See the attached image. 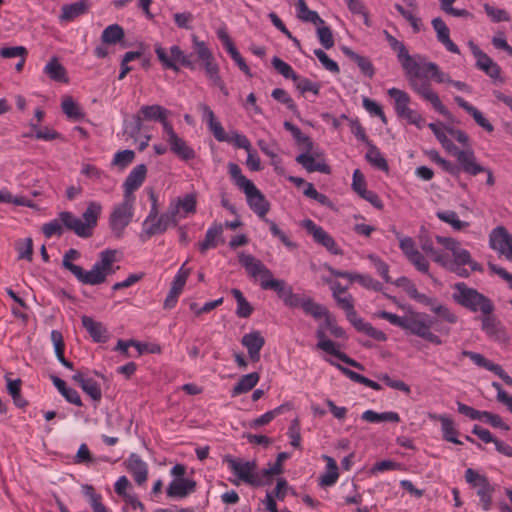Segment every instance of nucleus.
I'll use <instances>...</instances> for the list:
<instances>
[{
    "label": "nucleus",
    "instance_id": "a211bd4d",
    "mask_svg": "<svg viewBox=\"0 0 512 512\" xmlns=\"http://www.w3.org/2000/svg\"><path fill=\"white\" fill-rule=\"evenodd\" d=\"M477 319L480 320L481 330L488 338L496 341L506 340L505 327L493 312L481 314Z\"/></svg>",
    "mask_w": 512,
    "mask_h": 512
},
{
    "label": "nucleus",
    "instance_id": "20e7f679",
    "mask_svg": "<svg viewBox=\"0 0 512 512\" xmlns=\"http://www.w3.org/2000/svg\"><path fill=\"white\" fill-rule=\"evenodd\" d=\"M228 173L233 183L244 192L249 208L264 222L267 213L270 210V203L264 194L255 186V184L247 179L236 163H228Z\"/></svg>",
    "mask_w": 512,
    "mask_h": 512
},
{
    "label": "nucleus",
    "instance_id": "72a5a7b5",
    "mask_svg": "<svg viewBox=\"0 0 512 512\" xmlns=\"http://www.w3.org/2000/svg\"><path fill=\"white\" fill-rule=\"evenodd\" d=\"M431 419L438 420L441 423V431L443 438L451 443L460 445L461 441L457 438V430L455 429V424L452 418L445 414L440 415H431Z\"/></svg>",
    "mask_w": 512,
    "mask_h": 512
},
{
    "label": "nucleus",
    "instance_id": "5701e85b",
    "mask_svg": "<svg viewBox=\"0 0 512 512\" xmlns=\"http://www.w3.org/2000/svg\"><path fill=\"white\" fill-rule=\"evenodd\" d=\"M241 344L247 349L253 362L260 360V352L265 345V339L259 331L254 330L245 334L241 339Z\"/></svg>",
    "mask_w": 512,
    "mask_h": 512
},
{
    "label": "nucleus",
    "instance_id": "f8f14e48",
    "mask_svg": "<svg viewBox=\"0 0 512 512\" xmlns=\"http://www.w3.org/2000/svg\"><path fill=\"white\" fill-rule=\"evenodd\" d=\"M465 480L473 488L477 490L480 498V505L484 511H488L492 507V494L494 492L493 485L490 484L485 475L479 474L472 468L465 471Z\"/></svg>",
    "mask_w": 512,
    "mask_h": 512
},
{
    "label": "nucleus",
    "instance_id": "680f3d73",
    "mask_svg": "<svg viewBox=\"0 0 512 512\" xmlns=\"http://www.w3.org/2000/svg\"><path fill=\"white\" fill-rule=\"evenodd\" d=\"M368 259L370 260L373 267L376 269L377 273L383 278V280L386 283H390L391 277L389 276L388 264L375 254L368 255Z\"/></svg>",
    "mask_w": 512,
    "mask_h": 512
},
{
    "label": "nucleus",
    "instance_id": "aec40b11",
    "mask_svg": "<svg viewBox=\"0 0 512 512\" xmlns=\"http://www.w3.org/2000/svg\"><path fill=\"white\" fill-rule=\"evenodd\" d=\"M296 162L300 164L307 172H320L323 174H330L331 168L324 161L319 158V154L316 151L304 150L303 153L296 157Z\"/></svg>",
    "mask_w": 512,
    "mask_h": 512
},
{
    "label": "nucleus",
    "instance_id": "b1692460",
    "mask_svg": "<svg viewBox=\"0 0 512 512\" xmlns=\"http://www.w3.org/2000/svg\"><path fill=\"white\" fill-rule=\"evenodd\" d=\"M196 482L188 478H178L172 480L166 490L167 496L170 498H185L194 492Z\"/></svg>",
    "mask_w": 512,
    "mask_h": 512
},
{
    "label": "nucleus",
    "instance_id": "e2e57ef3",
    "mask_svg": "<svg viewBox=\"0 0 512 512\" xmlns=\"http://www.w3.org/2000/svg\"><path fill=\"white\" fill-rule=\"evenodd\" d=\"M265 223L268 224L269 230L273 237L278 238L279 241L283 243L287 248L296 247V245L290 240L288 235L284 231H282L274 221L270 219H265Z\"/></svg>",
    "mask_w": 512,
    "mask_h": 512
},
{
    "label": "nucleus",
    "instance_id": "a18cd8bd",
    "mask_svg": "<svg viewBox=\"0 0 512 512\" xmlns=\"http://www.w3.org/2000/svg\"><path fill=\"white\" fill-rule=\"evenodd\" d=\"M297 16L300 20L310 22L316 26L325 24L324 20L316 11L308 8L305 0H297Z\"/></svg>",
    "mask_w": 512,
    "mask_h": 512
},
{
    "label": "nucleus",
    "instance_id": "423d86ee",
    "mask_svg": "<svg viewBox=\"0 0 512 512\" xmlns=\"http://www.w3.org/2000/svg\"><path fill=\"white\" fill-rule=\"evenodd\" d=\"M223 462L227 464L228 469L237 477L238 480L253 486L259 487L264 484L262 472H258V466L255 460H245L226 455Z\"/></svg>",
    "mask_w": 512,
    "mask_h": 512
},
{
    "label": "nucleus",
    "instance_id": "864d4df0",
    "mask_svg": "<svg viewBox=\"0 0 512 512\" xmlns=\"http://www.w3.org/2000/svg\"><path fill=\"white\" fill-rule=\"evenodd\" d=\"M134 158L135 152L133 150L125 149L118 151L115 153L111 161V166L116 167L122 171L133 162Z\"/></svg>",
    "mask_w": 512,
    "mask_h": 512
},
{
    "label": "nucleus",
    "instance_id": "8fccbe9b",
    "mask_svg": "<svg viewBox=\"0 0 512 512\" xmlns=\"http://www.w3.org/2000/svg\"><path fill=\"white\" fill-rule=\"evenodd\" d=\"M436 216L439 220L451 225L452 228L457 231L469 226L468 222L460 220L458 214L452 210L437 211Z\"/></svg>",
    "mask_w": 512,
    "mask_h": 512
},
{
    "label": "nucleus",
    "instance_id": "6e6552de",
    "mask_svg": "<svg viewBox=\"0 0 512 512\" xmlns=\"http://www.w3.org/2000/svg\"><path fill=\"white\" fill-rule=\"evenodd\" d=\"M155 54L164 69H170L174 72H179L180 65L191 70H194L195 65L178 45H173L169 50L164 48L161 44L154 45Z\"/></svg>",
    "mask_w": 512,
    "mask_h": 512
},
{
    "label": "nucleus",
    "instance_id": "37998d69",
    "mask_svg": "<svg viewBox=\"0 0 512 512\" xmlns=\"http://www.w3.org/2000/svg\"><path fill=\"white\" fill-rule=\"evenodd\" d=\"M351 324L357 329V331L362 332L377 341L384 342L387 340V335L383 331L375 328L372 324L364 321L361 317H357Z\"/></svg>",
    "mask_w": 512,
    "mask_h": 512
},
{
    "label": "nucleus",
    "instance_id": "cd10ccee",
    "mask_svg": "<svg viewBox=\"0 0 512 512\" xmlns=\"http://www.w3.org/2000/svg\"><path fill=\"white\" fill-rule=\"evenodd\" d=\"M432 26L436 31L437 40L442 43L449 52L459 54L460 50L450 39V30L445 22L441 18L437 17L432 20Z\"/></svg>",
    "mask_w": 512,
    "mask_h": 512
},
{
    "label": "nucleus",
    "instance_id": "c85d7f7f",
    "mask_svg": "<svg viewBox=\"0 0 512 512\" xmlns=\"http://www.w3.org/2000/svg\"><path fill=\"white\" fill-rule=\"evenodd\" d=\"M196 198L192 194H187L183 198H178L170 203V210L175 212L176 218H184L189 213L196 210Z\"/></svg>",
    "mask_w": 512,
    "mask_h": 512
},
{
    "label": "nucleus",
    "instance_id": "c03bdc74",
    "mask_svg": "<svg viewBox=\"0 0 512 512\" xmlns=\"http://www.w3.org/2000/svg\"><path fill=\"white\" fill-rule=\"evenodd\" d=\"M284 128L289 131L296 143L303 149L307 151H312L314 144L312 140L305 134L302 133L300 128H298L296 125L292 124L289 121H285L283 124Z\"/></svg>",
    "mask_w": 512,
    "mask_h": 512
},
{
    "label": "nucleus",
    "instance_id": "de8ad7c7",
    "mask_svg": "<svg viewBox=\"0 0 512 512\" xmlns=\"http://www.w3.org/2000/svg\"><path fill=\"white\" fill-rule=\"evenodd\" d=\"M339 308L344 310L346 317L350 323L354 322L358 316L354 308V298L351 294H345L334 298Z\"/></svg>",
    "mask_w": 512,
    "mask_h": 512
},
{
    "label": "nucleus",
    "instance_id": "1a4fd4ad",
    "mask_svg": "<svg viewBox=\"0 0 512 512\" xmlns=\"http://www.w3.org/2000/svg\"><path fill=\"white\" fill-rule=\"evenodd\" d=\"M436 263L461 277L470 275V271L464 268L465 265H468L471 271H482V266L472 259L470 252L466 249L457 253L453 259H450L447 254L438 255Z\"/></svg>",
    "mask_w": 512,
    "mask_h": 512
},
{
    "label": "nucleus",
    "instance_id": "7c9ffc66",
    "mask_svg": "<svg viewBox=\"0 0 512 512\" xmlns=\"http://www.w3.org/2000/svg\"><path fill=\"white\" fill-rule=\"evenodd\" d=\"M454 100L461 108H463L468 114L472 116L477 125H479L488 133H492L494 131V126L484 117L482 112H480L476 107L468 103L460 96H455Z\"/></svg>",
    "mask_w": 512,
    "mask_h": 512
},
{
    "label": "nucleus",
    "instance_id": "a878e982",
    "mask_svg": "<svg viewBox=\"0 0 512 512\" xmlns=\"http://www.w3.org/2000/svg\"><path fill=\"white\" fill-rule=\"evenodd\" d=\"M59 219L68 230L73 231L77 236L81 238H89L92 236L91 232L83 223V220L71 212L63 211L59 213Z\"/></svg>",
    "mask_w": 512,
    "mask_h": 512
},
{
    "label": "nucleus",
    "instance_id": "412c9836",
    "mask_svg": "<svg viewBox=\"0 0 512 512\" xmlns=\"http://www.w3.org/2000/svg\"><path fill=\"white\" fill-rule=\"evenodd\" d=\"M198 109L202 112L203 120L207 123L215 139L219 142H229L230 138L227 136L221 123L216 119L213 110L204 103H200Z\"/></svg>",
    "mask_w": 512,
    "mask_h": 512
},
{
    "label": "nucleus",
    "instance_id": "393cba45",
    "mask_svg": "<svg viewBox=\"0 0 512 512\" xmlns=\"http://www.w3.org/2000/svg\"><path fill=\"white\" fill-rule=\"evenodd\" d=\"M147 174V168L144 164H139L134 167L125 179L123 184L124 196H134L133 192L136 191L144 182Z\"/></svg>",
    "mask_w": 512,
    "mask_h": 512
},
{
    "label": "nucleus",
    "instance_id": "69168bd1",
    "mask_svg": "<svg viewBox=\"0 0 512 512\" xmlns=\"http://www.w3.org/2000/svg\"><path fill=\"white\" fill-rule=\"evenodd\" d=\"M431 311L450 324H455L458 321V317L455 313H453L447 306L437 303V301L433 304Z\"/></svg>",
    "mask_w": 512,
    "mask_h": 512
},
{
    "label": "nucleus",
    "instance_id": "4d7b16f0",
    "mask_svg": "<svg viewBox=\"0 0 512 512\" xmlns=\"http://www.w3.org/2000/svg\"><path fill=\"white\" fill-rule=\"evenodd\" d=\"M7 390L9 394L11 395L14 403L16 406L22 408L27 405V402L22 398L21 396V380H11L8 379L7 381Z\"/></svg>",
    "mask_w": 512,
    "mask_h": 512
},
{
    "label": "nucleus",
    "instance_id": "473e14b6",
    "mask_svg": "<svg viewBox=\"0 0 512 512\" xmlns=\"http://www.w3.org/2000/svg\"><path fill=\"white\" fill-rule=\"evenodd\" d=\"M82 325L95 342H106L108 339L107 329L101 322L95 321L89 316H82Z\"/></svg>",
    "mask_w": 512,
    "mask_h": 512
},
{
    "label": "nucleus",
    "instance_id": "09e8293b",
    "mask_svg": "<svg viewBox=\"0 0 512 512\" xmlns=\"http://www.w3.org/2000/svg\"><path fill=\"white\" fill-rule=\"evenodd\" d=\"M368 151L366 153V160L374 167H376L379 170L387 171L388 170V163L386 159L383 157L380 150L374 145L369 144Z\"/></svg>",
    "mask_w": 512,
    "mask_h": 512
},
{
    "label": "nucleus",
    "instance_id": "774afa93",
    "mask_svg": "<svg viewBox=\"0 0 512 512\" xmlns=\"http://www.w3.org/2000/svg\"><path fill=\"white\" fill-rule=\"evenodd\" d=\"M407 260L414 265L419 272L429 274V262L419 250L407 257Z\"/></svg>",
    "mask_w": 512,
    "mask_h": 512
},
{
    "label": "nucleus",
    "instance_id": "bf43d9fd",
    "mask_svg": "<svg viewBox=\"0 0 512 512\" xmlns=\"http://www.w3.org/2000/svg\"><path fill=\"white\" fill-rule=\"evenodd\" d=\"M346 4L351 13L362 16L364 24L367 27L371 26L367 8L362 0H346Z\"/></svg>",
    "mask_w": 512,
    "mask_h": 512
},
{
    "label": "nucleus",
    "instance_id": "4c0bfd02",
    "mask_svg": "<svg viewBox=\"0 0 512 512\" xmlns=\"http://www.w3.org/2000/svg\"><path fill=\"white\" fill-rule=\"evenodd\" d=\"M102 211V206L99 202L91 201L88 203L87 208L82 214V220L87 229L93 234V230L97 225L99 216Z\"/></svg>",
    "mask_w": 512,
    "mask_h": 512
},
{
    "label": "nucleus",
    "instance_id": "4be33fe9",
    "mask_svg": "<svg viewBox=\"0 0 512 512\" xmlns=\"http://www.w3.org/2000/svg\"><path fill=\"white\" fill-rule=\"evenodd\" d=\"M125 465L138 485H143L146 482L148 477V465L138 454H130L125 461Z\"/></svg>",
    "mask_w": 512,
    "mask_h": 512
},
{
    "label": "nucleus",
    "instance_id": "9d476101",
    "mask_svg": "<svg viewBox=\"0 0 512 512\" xmlns=\"http://www.w3.org/2000/svg\"><path fill=\"white\" fill-rule=\"evenodd\" d=\"M192 43L194 51L197 55L198 60L201 62L204 69L205 75L210 82V85L214 84L222 77L220 75V68L216 62L212 51L208 48L204 41L199 40L195 35L192 36Z\"/></svg>",
    "mask_w": 512,
    "mask_h": 512
},
{
    "label": "nucleus",
    "instance_id": "052dcab7",
    "mask_svg": "<svg viewBox=\"0 0 512 512\" xmlns=\"http://www.w3.org/2000/svg\"><path fill=\"white\" fill-rule=\"evenodd\" d=\"M424 72L431 73L432 78L437 83H449L451 81L450 76L441 71L439 66L434 62L423 63Z\"/></svg>",
    "mask_w": 512,
    "mask_h": 512
},
{
    "label": "nucleus",
    "instance_id": "58836bf2",
    "mask_svg": "<svg viewBox=\"0 0 512 512\" xmlns=\"http://www.w3.org/2000/svg\"><path fill=\"white\" fill-rule=\"evenodd\" d=\"M323 459L327 465L326 472L320 477V485L322 487H331L339 478L338 466L336 461L330 456L323 455Z\"/></svg>",
    "mask_w": 512,
    "mask_h": 512
},
{
    "label": "nucleus",
    "instance_id": "3c124183",
    "mask_svg": "<svg viewBox=\"0 0 512 512\" xmlns=\"http://www.w3.org/2000/svg\"><path fill=\"white\" fill-rule=\"evenodd\" d=\"M124 37V30L118 24H111L107 26L101 35V40L105 44H116Z\"/></svg>",
    "mask_w": 512,
    "mask_h": 512
},
{
    "label": "nucleus",
    "instance_id": "0eeeda50",
    "mask_svg": "<svg viewBox=\"0 0 512 512\" xmlns=\"http://www.w3.org/2000/svg\"><path fill=\"white\" fill-rule=\"evenodd\" d=\"M135 196H123L121 203L117 204L109 217V226L116 238L123 236L125 228L134 216Z\"/></svg>",
    "mask_w": 512,
    "mask_h": 512
},
{
    "label": "nucleus",
    "instance_id": "dca6fc26",
    "mask_svg": "<svg viewBox=\"0 0 512 512\" xmlns=\"http://www.w3.org/2000/svg\"><path fill=\"white\" fill-rule=\"evenodd\" d=\"M165 140L170 146V150L182 160H191L195 157V151L179 137L172 125H165Z\"/></svg>",
    "mask_w": 512,
    "mask_h": 512
},
{
    "label": "nucleus",
    "instance_id": "13d9d810",
    "mask_svg": "<svg viewBox=\"0 0 512 512\" xmlns=\"http://www.w3.org/2000/svg\"><path fill=\"white\" fill-rule=\"evenodd\" d=\"M61 107L68 118L80 120L84 116L81 108L74 102L71 97H65L62 101Z\"/></svg>",
    "mask_w": 512,
    "mask_h": 512
},
{
    "label": "nucleus",
    "instance_id": "9b49d317",
    "mask_svg": "<svg viewBox=\"0 0 512 512\" xmlns=\"http://www.w3.org/2000/svg\"><path fill=\"white\" fill-rule=\"evenodd\" d=\"M170 113L169 110L158 104L143 105L133 117L132 135L138 134L141 131L144 120L160 122L164 132L166 124L172 125L168 121Z\"/></svg>",
    "mask_w": 512,
    "mask_h": 512
},
{
    "label": "nucleus",
    "instance_id": "79ce46f5",
    "mask_svg": "<svg viewBox=\"0 0 512 512\" xmlns=\"http://www.w3.org/2000/svg\"><path fill=\"white\" fill-rule=\"evenodd\" d=\"M388 95L393 98L394 100V108L397 113V115L400 117L406 111H408L409 103H410V96L408 93H406L403 90H400L398 88H391L388 90Z\"/></svg>",
    "mask_w": 512,
    "mask_h": 512
},
{
    "label": "nucleus",
    "instance_id": "ea45409f",
    "mask_svg": "<svg viewBox=\"0 0 512 512\" xmlns=\"http://www.w3.org/2000/svg\"><path fill=\"white\" fill-rule=\"evenodd\" d=\"M362 420L369 423H380V422H392L399 423L400 416L397 412L394 411H386L382 413H378L373 410H366L361 415Z\"/></svg>",
    "mask_w": 512,
    "mask_h": 512
},
{
    "label": "nucleus",
    "instance_id": "0e129e2a",
    "mask_svg": "<svg viewBox=\"0 0 512 512\" xmlns=\"http://www.w3.org/2000/svg\"><path fill=\"white\" fill-rule=\"evenodd\" d=\"M273 67L286 79L296 80L297 74L292 67L278 57H273L271 61Z\"/></svg>",
    "mask_w": 512,
    "mask_h": 512
},
{
    "label": "nucleus",
    "instance_id": "7ed1b4c3",
    "mask_svg": "<svg viewBox=\"0 0 512 512\" xmlns=\"http://www.w3.org/2000/svg\"><path fill=\"white\" fill-rule=\"evenodd\" d=\"M375 317L387 320L394 326L400 327L408 333L418 336L432 344L441 345L442 339L432 332L434 319L425 313L410 311L401 317L388 311H379L374 314Z\"/></svg>",
    "mask_w": 512,
    "mask_h": 512
},
{
    "label": "nucleus",
    "instance_id": "6ab92c4d",
    "mask_svg": "<svg viewBox=\"0 0 512 512\" xmlns=\"http://www.w3.org/2000/svg\"><path fill=\"white\" fill-rule=\"evenodd\" d=\"M303 226L309 233L312 234L313 239L318 244L324 246L329 252L334 255L341 254V250L336 244L335 240L319 225H316L312 220L306 219Z\"/></svg>",
    "mask_w": 512,
    "mask_h": 512
},
{
    "label": "nucleus",
    "instance_id": "f3484780",
    "mask_svg": "<svg viewBox=\"0 0 512 512\" xmlns=\"http://www.w3.org/2000/svg\"><path fill=\"white\" fill-rule=\"evenodd\" d=\"M238 258L239 263L245 268L248 275L254 279L259 278L260 284L272 277L271 270L253 255L241 253Z\"/></svg>",
    "mask_w": 512,
    "mask_h": 512
},
{
    "label": "nucleus",
    "instance_id": "39448f33",
    "mask_svg": "<svg viewBox=\"0 0 512 512\" xmlns=\"http://www.w3.org/2000/svg\"><path fill=\"white\" fill-rule=\"evenodd\" d=\"M453 289V300L469 311L474 313L479 311L481 314L494 312L493 301L464 282L455 283Z\"/></svg>",
    "mask_w": 512,
    "mask_h": 512
},
{
    "label": "nucleus",
    "instance_id": "5fc2aeb1",
    "mask_svg": "<svg viewBox=\"0 0 512 512\" xmlns=\"http://www.w3.org/2000/svg\"><path fill=\"white\" fill-rule=\"evenodd\" d=\"M392 232L399 241V248L401 249L404 256L407 258L415 253L418 249L416 243L412 237L404 236L395 228H392Z\"/></svg>",
    "mask_w": 512,
    "mask_h": 512
},
{
    "label": "nucleus",
    "instance_id": "bb28decb",
    "mask_svg": "<svg viewBox=\"0 0 512 512\" xmlns=\"http://www.w3.org/2000/svg\"><path fill=\"white\" fill-rule=\"evenodd\" d=\"M512 243V236L503 226L494 228L489 235V246L500 254L506 252V248Z\"/></svg>",
    "mask_w": 512,
    "mask_h": 512
},
{
    "label": "nucleus",
    "instance_id": "a19ab883",
    "mask_svg": "<svg viewBox=\"0 0 512 512\" xmlns=\"http://www.w3.org/2000/svg\"><path fill=\"white\" fill-rule=\"evenodd\" d=\"M259 379L260 375L257 372H252L243 375L236 383V385L233 387L231 395L235 397L240 394L249 392L257 385Z\"/></svg>",
    "mask_w": 512,
    "mask_h": 512
},
{
    "label": "nucleus",
    "instance_id": "f257e3e1",
    "mask_svg": "<svg viewBox=\"0 0 512 512\" xmlns=\"http://www.w3.org/2000/svg\"><path fill=\"white\" fill-rule=\"evenodd\" d=\"M80 252L74 248L69 249L63 255L62 266L84 285L96 286L106 282L107 277L115 273L114 263L116 251L106 249L100 252L99 259L93 264L89 271L73 263L79 259Z\"/></svg>",
    "mask_w": 512,
    "mask_h": 512
},
{
    "label": "nucleus",
    "instance_id": "f03ea898",
    "mask_svg": "<svg viewBox=\"0 0 512 512\" xmlns=\"http://www.w3.org/2000/svg\"><path fill=\"white\" fill-rule=\"evenodd\" d=\"M398 60L402 65L411 89L422 99L429 102L438 113L447 119H451L452 114L443 105L438 94L432 90L429 80L423 79V75L421 74V70L424 71L423 64L421 65L414 60L408 51L400 55Z\"/></svg>",
    "mask_w": 512,
    "mask_h": 512
},
{
    "label": "nucleus",
    "instance_id": "c9c22d12",
    "mask_svg": "<svg viewBox=\"0 0 512 512\" xmlns=\"http://www.w3.org/2000/svg\"><path fill=\"white\" fill-rule=\"evenodd\" d=\"M222 232L223 227L220 223H215L209 227L206 231L204 240L198 244L200 252L204 254L207 250L216 248Z\"/></svg>",
    "mask_w": 512,
    "mask_h": 512
},
{
    "label": "nucleus",
    "instance_id": "6e6d98bb",
    "mask_svg": "<svg viewBox=\"0 0 512 512\" xmlns=\"http://www.w3.org/2000/svg\"><path fill=\"white\" fill-rule=\"evenodd\" d=\"M293 82L295 83L297 90L301 94L310 92L314 95H318L320 92V84L317 82H313L308 78L300 77L299 75H297L296 80H294Z\"/></svg>",
    "mask_w": 512,
    "mask_h": 512
},
{
    "label": "nucleus",
    "instance_id": "603ef678",
    "mask_svg": "<svg viewBox=\"0 0 512 512\" xmlns=\"http://www.w3.org/2000/svg\"><path fill=\"white\" fill-rule=\"evenodd\" d=\"M476 67L485 72L492 79H498L500 77L499 65L487 54L476 61Z\"/></svg>",
    "mask_w": 512,
    "mask_h": 512
},
{
    "label": "nucleus",
    "instance_id": "2f4dec72",
    "mask_svg": "<svg viewBox=\"0 0 512 512\" xmlns=\"http://www.w3.org/2000/svg\"><path fill=\"white\" fill-rule=\"evenodd\" d=\"M459 158L457 159L458 163L461 166V169L471 175L475 176L479 173L486 171V168L476 161L475 154L472 150H466L464 153H458Z\"/></svg>",
    "mask_w": 512,
    "mask_h": 512
},
{
    "label": "nucleus",
    "instance_id": "e433bc0d",
    "mask_svg": "<svg viewBox=\"0 0 512 512\" xmlns=\"http://www.w3.org/2000/svg\"><path fill=\"white\" fill-rule=\"evenodd\" d=\"M44 73L53 81L68 82L67 71L57 57H52L44 67Z\"/></svg>",
    "mask_w": 512,
    "mask_h": 512
},
{
    "label": "nucleus",
    "instance_id": "338daca9",
    "mask_svg": "<svg viewBox=\"0 0 512 512\" xmlns=\"http://www.w3.org/2000/svg\"><path fill=\"white\" fill-rule=\"evenodd\" d=\"M431 311L450 324H455L458 321V317L455 313H453L447 306L437 303V301L433 304Z\"/></svg>",
    "mask_w": 512,
    "mask_h": 512
},
{
    "label": "nucleus",
    "instance_id": "4468645a",
    "mask_svg": "<svg viewBox=\"0 0 512 512\" xmlns=\"http://www.w3.org/2000/svg\"><path fill=\"white\" fill-rule=\"evenodd\" d=\"M178 218L175 216V212H172L170 208L166 213L158 215L157 219L150 224H142V232L140 233V239L146 241L156 234L164 233L170 225H176Z\"/></svg>",
    "mask_w": 512,
    "mask_h": 512
},
{
    "label": "nucleus",
    "instance_id": "c756f323",
    "mask_svg": "<svg viewBox=\"0 0 512 512\" xmlns=\"http://www.w3.org/2000/svg\"><path fill=\"white\" fill-rule=\"evenodd\" d=\"M72 379L79 384L82 390L95 402L102 398V392L99 384L92 378L86 377L82 372H76Z\"/></svg>",
    "mask_w": 512,
    "mask_h": 512
},
{
    "label": "nucleus",
    "instance_id": "f704fd0d",
    "mask_svg": "<svg viewBox=\"0 0 512 512\" xmlns=\"http://www.w3.org/2000/svg\"><path fill=\"white\" fill-rule=\"evenodd\" d=\"M88 0H80L71 4L63 5L61 8V21H72L75 18L85 14L88 11Z\"/></svg>",
    "mask_w": 512,
    "mask_h": 512
},
{
    "label": "nucleus",
    "instance_id": "ddd939ff",
    "mask_svg": "<svg viewBox=\"0 0 512 512\" xmlns=\"http://www.w3.org/2000/svg\"><path fill=\"white\" fill-rule=\"evenodd\" d=\"M283 304L288 308H301L306 315L312 316L318 320L326 314V307L316 303L311 297L296 294L291 288L283 300Z\"/></svg>",
    "mask_w": 512,
    "mask_h": 512
},
{
    "label": "nucleus",
    "instance_id": "2eb2a0df",
    "mask_svg": "<svg viewBox=\"0 0 512 512\" xmlns=\"http://www.w3.org/2000/svg\"><path fill=\"white\" fill-rule=\"evenodd\" d=\"M316 337L318 339V342L316 345L318 349H321V350L325 351L326 353L337 357L342 362H344L354 368L361 369V370L363 369V366L360 363H358L354 359L350 358L344 352H341L340 350H338L335 346V343L326 338L325 328L322 324L319 325V327L316 330Z\"/></svg>",
    "mask_w": 512,
    "mask_h": 512
},
{
    "label": "nucleus",
    "instance_id": "49530a36",
    "mask_svg": "<svg viewBox=\"0 0 512 512\" xmlns=\"http://www.w3.org/2000/svg\"><path fill=\"white\" fill-rule=\"evenodd\" d=\"M263 290H273L277 293L278 297L283 301L288 291L292 288L282 279H274L273 276L261 283Z\"/></svg>",
    "mask_w": 512,
    "mask_h": 512
}]
</instances>
